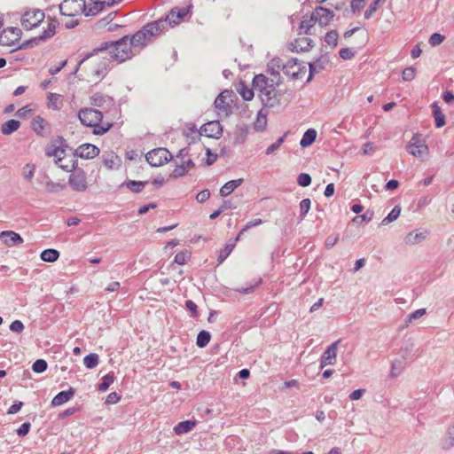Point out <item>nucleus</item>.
<instances>
[{
	"instance_id": "obj_1",
	"label": "nucleus",
	"mask_w": 454,
	"mask_h": 454,
	"mask_svg": "<svg viewBox=\"0 0 454 454\" xmlns=\"http://www.w3.org/2000/svg\"><path fill=\"white\" fill-rule=\"evenodd\" d=\"M283 70L281 59L275 58L268 63L266 74H260L254 76L253 87L259 92L265 106H272L277 100L276 88L281 83Z\"/></svg>"
},
{
	"instance_id": "obj_2",
	"label": "nucleus",
	"mask_w": 454,
	"mask_h": 454,
	"mask_svg": "<svg viewBox=\"0 0 454 454\" xmlns=\"http://www.w3.org/2000/svg\"><path fill=\"white\" fill-rule=\"evenodd\" d=\"M136 53L137 52L132 47V43L129 42V37L125 36L121 40L111 43L107 48V51L102 52L104 56L93 57L85 64V67L90 69L93 79L98 80L107 69V55L111 56V58L117 62H123L129 59Z\"/></svg>"
},
{
	"instance_id": "obj_3",
	"label": "nucleus",
	"mask_w": 454,
	"mask_h": 454,
	"mask_svg": "<svg viewBox=\"0 0 454 454\" xmlns=\"http://www.w3.org/2000/svg\"><path fill=\"white\" fill-rule=\"evenodd\" d=\"M45 154L48 158L51 159L59 168L65 171H71L77 164L75 154L61 137H57L50 141L45 147Z\"/></svg>"
},
{
	"instance_id": "obj_4",
	"label": "nucleus",
	"mask_w": 454,
	"mask_h": 454,
	"mask_svg": "<svg viewBox=\"0 0 454 454\" xmlns=\"http://www.w3.org/2000/svg\"><path fill=\"white\" fill-rule=\"evenodd\" d=\"M78 117L83 125L94 128V133L96 135L105 134L111 128L109 123L101 124L102 114L100 111L96 109H81L79 111Z\"/></svg>"
},
{
	"instance_id": "obj_5",
	"label": "nucleus",
	"mask_w": 454,
	"mask_h": 454,
	"mask_svg": "<svg viewBox=\"0 0 454 454\" xmlns=\"http://www.w3.org/2000/svg\"><path fill=\"white\" fill-rule=\"evenodd\" d=\"M58 21L54 19L48 18L44 22L43 30L39 35L35 36L29 40H27L19 45L20 49H31L49 41L56 35Z\"/></svg>"
},
{
	"instance_id": "obj_6",
	"label": "nucleus",
	"mask_w": 454,
	"mask_h": 454,
	"mask_svg": "<svg viewBox=\"0 0 454 454\" xmlns=\"http://www.w3.org/2000/svg\"><path fill=\"white\" fill-rule=\"evenodd\" d=\"M84 0H64L59 5L60 12L63 16L72 18L70 21L66 22V27L72 28L77 26L78 21L74 18L82 12L84 13Z\"/></svg>"
},
{
	"instance_id": "obj_7",
	"label": "nucleus",
	"mask_w": 454,
	"mask_h": 454,
	"mask_svg": "<svg viewBox=\"0 0 454 454\" xmlns=\"http://www.w3.org/2000/svg\"><path fill=\"white\" fill-rule=\"evenodd\" d=\"M68 184L72 191L76 192H84L89 187L86 172L80 168L75 167L69 171Z\"/></svg>"
},
{
	"instance_id": "obj_8",
	"label": "nucleus",
	"mask_w": 454,
	"mask_h": 454,
	"mask_svg": "<svg viewBox=\"0 0 454 454\" xmlns=\"http://www.w3.org/2000/svg\"><path fill=\"white\" fill-rule=\"evenodd\" d=\"M235 97V93L232 90H224L218 95L214 104L219 116L227 117L230 115Z\"/></svg>"
},
{
	"instance_id": "obj_9",
	"label": "nucleus",
	"mask_w": 454,
	"mask_h": 454,
	"mask_svg": "<svg viewBox=\"0 0 454 454\" xmlns=\"http://www.w3.org/2000/svg\"><path fill=\"white\" fill-rule=\"evenodd\" d=\"M45 19V14L38 9L26 11L20 19L21 26L26 30L37 27Z\"/></svg>"
},
{
	"instance_id": "obj_10",
	"label": "nucleus",
	"mask_w": 454,
	"mask_h": 454,
	"mask_svg": "<svg viewBox=\"0 0 454 454\" xmlns=\"http://www.w3.org/2000/svg\"><path fill=\"white\" fill-rule=\"evenodd\" d=\"M22 32L19 27H10L0 32V45L16 47L20 41Z\"/></svg>"
},
{
	"instance_id": "obj_11",
	"label": "nucleus",
	"mask_w": 454,
	"mask_h": 454,
	"mask_svg": "<svg viewBox=\"0 0 454 454\" xmlns=\"http://www.w3.org/2000/svg\"><path fill=\"white\" fill-rule=\"evenodd\" d=\"M146 161L153 167H160L171 159V153L165 148H157L148 152Z\"/></svg>"
},
{
	"instance_id": "obj_12",
	"label": "nucleus",
	"mask_w": 454,
	"mask_h": 454,
	"mask_svg": "<svg viewBox=\"0 0 454 454\" xmlns=\"http://www.w3.org/2000/svg\"><path fill=\"white\" fill-rule=\"evenodd\" d=\"M200 135L219 139L223 135V126L218 121H210L200 127Z\"/></svg>"
},
{
	"instance_id": "obj_13",
	"label": "nucleus",
	"mask_w": 454,
	"mask_h": 454,
	"mask_svg": "<svg viewBox=\"0 0 454 454\" xmlns=\"http://www.w3.org/2000/svg\"><path fill=\"white\" fill-rule=\"evenodd\" d=\"M407 151L414 157L424 159L428 154L427 145L420 141L417 136H413L409 145H407Z\"/></svg>"
},
{
	"instance_id": "obj_14",
	"label": "nucleus",
	"mask_w": 454,
	"mask_h": 454,
	"mask_svg": "<svg viewBox=\"0 0 454 454\" xmlns=\"http://www.w3.org/2000/svg\"><path fill=\"white\" fill-rule=\"evenodd\" d=\"M189 12L190 6L183 8L175 7L166 16V22H168L170 27H175L183 21Z\"/></svg>"
},
{
	"instance_id": "obj_15",
	"label": "nucleus",
	"mask_w": 454,
	"mask_h": 454,
	"mask_svg": "<svg viewBox=\"0 0 454 454\" xmlns=\"http://www.w3.org/2000/svg\"><path fill=\"white\" fill-rule=\"evenodd\" d=\"M312 13L317 23L321 27L328 26L334 17L333 11L322 6L315 8Z\"/></svg>"
},
{
	"instance_id": "obj_16",
	"label": "nucleus",
	"mask_w": 454,
	"mask_h": 454,
	"mask_svg": "<svg viewBox=\"0 0 454 454\" xmlns=\"http://www.w3.org/2000/svg\"><path fill=\"white\" fill-rule=\"evenodd\" d=\"M340 340L332 343L323 353L320 359V367L324 368L326 365H333L336 362L337 349Z\"/></svg>"
},
{
	"instance_id": "obj_17",
	"label": "nucleus",
	"mask_w": 454,
	"mask_h": 454,
	"mask_svg": "<svg viewBox=\"0 0 454 454\" xmlns=\"http://www.w3.org/2000/svg\"><path fill=\"white\" fill-rule=\"evenodd\" d=\"M99 148L92 144H83L78 146L74 153L76 157L90 160L96 158L99 154Z\"/></svg>"
},
{
	"instance_id": "obj_18",
	"label": "nucleus",
	"mask_w": 454,
	"mask_h": 454,
	"mask_svg": "<svg viewBox=\"0 0 454 454\" xmlns=\"http://www.w3.org/2000/svg\"><path fill=\"white\" fill-rule=\"evenodd\" d=\"M164 28V24L162 20H156L151 22L143 27V32L145 34L149 42L153 40L155 36L160 35Z\"/></svg>"
},
{
	"instance_id": "obj_19",
	"label": "nucleus",
	"mask_w": 454,
	"mask_h": 454,
	"mask_svg": "<svg viewBox=\"0 0 454 454\" xmlns=\"http://www.w3.org/2000/svg\"><path fill=\"white\" fill-rule=\"evenodd\" d=\"M0 240L8 247L17 246L23 242L21 236L12 231H1Z\"/></svg>"
},
{
	"instance_id": "obj_20",
	"label": "nucleus",
	"mask_w": 454,
	"mask_h": 454,
	"mask_svg": "<svg viewBox=\"0 0 454 454\" xmlns=\"http://www.w3.org/2000/svg\"><path fill=\"white\" fill-rule=\"evenodd\" d=\"M313 41L308 37H299L289 44V49L292 51L302 52L308 51L313 46Z\"/></svg>"
},
{
	"instance_id": "obj_21",
	"label": "nucleus",
	"mask_w": 454,
	"mask_h": 454,
	"mask_svg": "<svg viewBox=\"0 0 454 454\" xmlns=\"http://www.w3.org/2000/svg\"><path fill=\"white\" fill-rule=\"evenodd\" d=\"M32 129L41 137L45 136L50 132V126L48 121L40 115L35 116L31 122Z\"/></svg>"
},
{
	"instance_id": "obj_22",
	"label": "nucleus",
	"mask_w": 454,
	"mask_h": 454,
	"mask_svg": "<svg viewBox=\"0 0 454 454\" xmlns=\"http://www.w3.org/2000/svg\"><path fill=\"white\" fill-rule=\"evenodd\" d=\"M104 166L107 169H116L121 165V158L114 152H106L102 156Z\"/></svg>"
},
{
	"instance_id": "obj_23",
	"label": "nucleus",
	"mask_w": 454,
	"mask_h": 454,
	"mask_svg": "<svg viewBox=\"0 0 454 454\" xmlns=\"http://www.w3.org/2000/svg\"><path fill=\"white\" fill-rule=\"evenodd\" d=\"M439 446L444 450H450L454 447V423L448 427L445 434L439 442Z\"/></svg>"
},
{
	"instance_id": "obj_24",
	"label": "nucleus",
	"mask_w": 454,
	"mask_h": 454,
	"mask_svg": "<svg viewBox=\"0 0 454 454\" xmlns=\"http://www.w3.org/2000/svg\"><path fill=\"white\" fill-rule=\"evenodd\" d=\"M427 234L428 231L427 230H417L411 231L405 236L404 242L410 246L419 244L426 239Z\"/></svg>"
},
{
	"instance_id": "obj_25",
	"label": "nucleus",
	"mask_w": 454,
	"mask_h": 454,
	"mask_svg": "<svg viewBox=\"0 0 454 454\" xmlns=\"http://www.w3.org/2000/svg\"><path fill=\"white\" fill-rule=\"evenodd\" d=\"M194 164L192 160L188 159H182L180 162H176L175 168L173 169L172 176L175 177H180L184 176L190 169L193 168Z\"/></svg>"
},
{
	"instance_id": "obj_26",
	"label": "nucleus",
	"mask_w": 454,
	"mask_h": 454,
	"mask_svg": "<svg viewBox=\"0 0 454 454\" xmlns=\"http://www.w3.org/2000/svg\"><path fill=\"white\" fill-rule=\"evenodd\" d=\"M136 52L140 51L149 42L143 30L137 32L132 37L129 38Z\"/></svg>"
},
{
	"instance_id": "obj_27",
	"label": "nucleus",
	"mask_w": 454,
	"mask_h": 454,
	"mask_svg": "<svg viewBox=\"0 0 454 454\" xmlns=\"http://www.w3.org/2000/svg\"><path fill=\"white\" fill-rule=\"evenodd\" d=\"M74 395V390L73 388H69L67 391H61L58 395H56L51 400V405L53 407H58L63 405L64 403L70 401Z\"/></svg>"
},
{
	"instance_id": "obj_28",
	"label": "nucleus",
	"mask_w": 454,
	"mask_h": 454,
	"mask_svg": "<svg viewBox=\"0 0 454 454\" xmlns=\"http://www.w3.org/2000/svg\"><path fill=\"white\" fill-rule=\"evenodd\" d=\"M106 4V1L90 0L88 4L85 3L84 14L85 16H95L101 12Z\"/></svg>"
},
{
	"instance_id": "obj_29",
	"label": "nucleus",
	"mask_w": 454,
	"mask_h": 454,
	"mask_svg": "<svg viewBox=\"0 0 454 454\" xmlns=\"http://www.w3.org/2000/svg\"><path fill=\"white\" fill-rule=\"evenodd\" d=\"M316 23H317V21L314 19V15L312 12L309 17H308V16L303 17L302 20L301 21V23L298 27V34L299 35L310 34V29L315 26Z\"/></svg>"
},
{
	"instance_id": "obj_30",
	"label": "nucleus",
	"mask_w": 454,
	"mask_h": 454,
	"mask_svg": "<svg viewBox=\"0 0 454 454\" xmlns=\"http://www.w3.org/2000/svg\"><path fill=\"white\" fill-rule=\"evenodd\" d=\"M243 183L242 178L231 180L225 183L220 189L219 193L222 197H227L232 193Z\"/></svg>"
},
{
	"instance_id": "obj_31",
	"label": "nucleus",
	"mask_w": 454,
	"mask_h": 454,
	"mask_svg": "<svg viewBox=\"0 0 454 454\" xmlns=\"http://www.w3.org/2000/svg\"><path fill=\"white\" fill-rule=\"evenodd\" d=\"M197 425L196 420H184L176 424L173 431L176 434L181 435L191 432Z\"/></svg>"
},
{
	"instance_id": "obj_32",
	"label": "nucleus",
	"mask_w": 454,
	"mask_h": 454,
	"mask_svg": "<svg viewBox=\"0 0 454 454\" xmlns=\"http://www.w3.org/2000/svg\"><path fill=\"white\" fill-rule=\"evenodd\" d=\"M47 106L50 109L59 110L63 106V98L60 94L49 92L47 94Z\"/></svg>"
},
{
	"instance_id": "obj_33",
	"label": "nucleus",
	"mask_w": 454,
	"mask_h": 454,
	"mask_svg": "<svg viewBox=\"0 0 454 454\" xmlns=\"http://www.w3.org/2000/svg\"><path fill=\"white\" fill-rule=\"evenodd\" d=\"M59 252L53 248L44 249L40 254V258L45 262H55L59 258Z\"/></svg>"
},
{
	"instance_id": "obj_34",
	"label": "nucleus",
	"mask_w": 454,
	"mask_h": 454,
	"mask_svg": "<svg viewBox=\"0 0 454 454\" xmlns=\"http://www.w3.org/2000/svg\"><path fill=\"white\" fill-rule=\"evenodd\" d=\"M20 127V122L17 120L12 119L4 122L1 127V132L4 135H11Z\"/></svg>"
},
{
	"instance_id": "obj_35",
	"label": "nucleus",
	"mask_w": 454,
	"mask_h": 454,
	"mask_svg": "<svg viewBox=\"0 0 454 454\" xmlns=\"http://www.w3.org/2000/svg\"><path fill=\"white\" fill-rule=\"evenodd\" d=\"M317 138V131L314 129H309L305 131L303 134L301 141L300 145L303 148L312 145Z\"/></svg>"
},
{
	"instance_id": "obj_36",
	"label": "nucleus",
	"mask_w": 454,
	"mask_h": 454,
	"mask_svg": "<svg viewBox=\"0 0 454 454\" xmlns=\"http://www.w3.org/2000/svg\"><path fill=\"white\" fill-rule=\"evenodd\" d=\"M66 185L64 184L55 182L51 179H47L44 183V190L50 193H57L64 191Z\"/></svg>"
},
{
	"instance_id": "obj_37",
	"label": "nucleus",
	"mask_w": 454,
	"mask_h": 454,
	"mask_svg": "<svg viewBox=\"0 0 454 454\" xmlns=\"http://www.w3.org/2000/svg\"><path fill=\"white\" fill-rule=\"evenodd\" d=\"M147 182L129 180L121 184L127 187L130 192L138 193L144 190Z\"/></svg>"
},
{
	"instance_id": "obj_38",
	"label": "nucleus",
	"mask_w": 454,
	"mask_h": 454,
	"mask_svg": "<svg viewBox=\"0 0 454 454\" xmlns=\"http://www.w3.org/2000/svg\"><path fill=\"white\" fill-rule=\"evenodd\" d=\"M267 126V114L264 110H260L257 114L256 120L254 123V128L257 131H262Z\"/></svg>"
},
{
	"instance_id": "obj_39",
	"label": "nucleus",
	"mask_w": 454,
	"mask_h": 454,
	"mask_svg": "<svg viewBox=\"0 0 454 454\" xmlns=\"http://www.w3.org/2000/svg\"><path fill=\"white\" fill-rule=\"evenodd\" d=\"M36 169V166L34 163H27L22 167L21 175L22 177L27 181L31 182L35 176V172Z\"/></svg>"
},
{
	"instance_id": "obj_40",
	"label": "nucleus",
	"mask_w": 454,
	"mask_h": 454,
	"mask_svg": "<svg viewBox=\"0 0 454 454\" xmlns=\"http://www.w3.org/2000/svg\"><path fill=\"white\" fill-rule=\"evenodd\" d=\"M433 116L434 118L435 126L441 128L445 125V115L442 114L441 108L436 105L433 104Z\"/></svg>"
},
{
	"instance_id": "obj_41",
	"label": "nucleus",
	"mask_w": 454,
	"mask_h": 454,
	"mask_svg": "<svg viewBox=\"0 0 454 454\" xmlns=\"http://www.w3.org/2000/svg\"><path fill=\"white\" fill-rule=\"evenodd\" d=\"M210 340H211L210 333L207 331L202 330L197 335L196 345L200 348H205L209 343Z\"/></svg>"
},
{
	"instance_id": "obj_42",
	"label": "nucleus",
	"mask_w": 454,
	"mask_h": 454,
	"mask_svg": "<svg viewBox=\"0 0 454 454\" xmlns=\"http://www.w3.org/2000/svg\"><path fill=\"white\" fill-rule=\"evenodd\" d=\"M99 363V356L96 353H91L83 358L84 366L87 369H93L98 366Z\"/></svg>"
},
{
	"instance_id": "obj_43",
	"label": "nucleus",
	"mask_w": 454,
	"mask_h": 454,
	"mask_svg": "<svg viewBox=\"0 0 454 454\" xmlns=\"http://www.w3.org/2000/svg\"><path fill=\"white\" fill-rule=\"evenodd\" d=\"M237 90L245 100L249 101L252 100L254 98V90L246 86L242 82L239 83V87L237 88Z\"/></svg>"
},
{
	"instance_id": "obj_44",
	"label": "nucleus",
	"mask_w": 454,
	"mask_h": 454,
	"mask_svg": "<svg viewBox=\"0 0 454 454\" xmlns=\"http://www.w3.org/2000/svg\"><path fill=\"white\" fill-rule=\"evenodd\" d=\"M401 214V207L399 206H395L391 212L382 220L381 224L387 225L395 220H396Z\"/></svg>"
},
{
	"instance_id": "obj_45",
	"label": "nucleus",
	"mask_w": 454,
	"mask_h": 454,
	"mask_svg": "<svg viewBox=\"0 0 454 454\" xmlns=\"http://www.w3.org/2000/svg\"><path fill=\"white\" fill-rule=\"evenodd\" d=\"M306 67H298L297 71L286 70V75L290 76V78L294 81L301 80L306 74Z\"/></svg>"
},
{
	"instance_id": "obj_46",
	"label": "nucleus",
	"mask_w": 454,
	"mask_h": 454,
	"mask_svg": "<svg viewBox=\"0 0 454 454\" xmlns=\"http://www.w3.org/2000/svg\"><path fill=\"white\" fill-rule=\"evenodd\" d=\"M115 380V377L114 374H106L102 378V383L98 385V390L101 392H106L111 384H113Z\"/></svg>"
},
{
	"instance_id": "obj_47",
	"label": "nucleus",
	"mask_w": 454,
	"mask_h": 454,
	"mask_svg": "<svg viewBox=\"0 0 454 454\" xmlns=\"http://www.w3.org/2000/svg\"><path fill=\"white\" fill-rule=\"evenodd\" d=\"M339 38V34L336 30H331L326 33L325 37V42L330 45L331 47L334 48L337 46Z\"/></svg>"
},
{
	"instance_id": "obj_48",
	"label": "nucleus",
	"mask_w": 454,
	"mask_h": 454,
	"mask_svg": "<svg viewBox=\"0 0 454 454\" xmlns=\"http://www.w3.org/2000/svg\"><path fill=\"white\" fill-rule=\"evenodd\" d=\"M234 247H235V242L227 243L225 245L224 248L223 250H221V252L219 254V256H218L219 262H223L231 254V253L233 251Z\"/></svg>"
},
{
	"instance_id": "obj_49",
	"label": "nucleus",
	"mask_w": 454,
	"mask_h": 454,
	"mask_svg": "<svg viewBox=\"0 0 454 454\" xmlns=\"http://www.w3.org/2000/svg\"><path fill=\"white\" fill-rule=\"evenodd\" d=\"M309 74L307 78V82H309L312 79L315 73H318L324 68V66L321 63L320 59H317L315 62L309 63Z\"/></svg>"
},
{
	"instance_id": "obj_50",
	"label": "nucleus",
	"mask_w": 454,
	"mask_h": 454,
	"mask_svg": "<svg viewBox=\"0 0 454 454\" xmlns=\"http://www.w3.org/2000/svg\"><path fill=\"white\" fill-rule=\"evenodd\" d=\"M386 0H373L369 8L364 12V18L370 19L373 13L378 10L380 4H383Z\"/></svg>"
},
{
	"instance_id": "obj_51",
	"label": "nucleus",
	"mask_w": 454,
	"mask_h": 454,
	"mask_svg": "<svg viewBox=\"0 0 454 454\" xmlns=\"http://www.w3.org/2000/svg\"><path fill=\"white\" fill-rule=\"evenodd\" d=\"M190 258L191 253L188 250H184L176 254L175 262L179 265H184L189 261Z\"/></svg>"
},
{
	"instance_id": "obj_52",
	"label": "nucleus",
	"mask_w": 454,
	"mask_h": 454,
	"mask_svg": "<svg viewBox=\"0 0 454 454\" xmlns=\"http://www.w3.org/2000/svg\"><path fill=\"white\" fill-rule=\"evenodd\" d=\"M47 367L48 364L45 360L38 359L33 364L32 370L35 373H42L47 370Z\"/></svg>"
},
{
	"instance_id": "obj_53",
	"label": "nucleus",
	"mask_w": 454,
	"mask_h": 454,
	"mask_svg": "<svg viewBox=\"0 0 454 454\" xmlns=\"http://www.w3.org/2000/svg\"><path fill=\"white\" fill-rule=\"evenodd\" d=\"M310 204L311 202L309 199H303L300 202V216L301 219H303L307 213L309 212L310 208Z\"/></svg>"
},
{
	"instance_id": "obj_54",
	"label": "nucleus",
	"mask_w": 454,
	"mask_h": 454,
	"mask_svg": "<svg viewBox=\"0 0 454 454\" xmlns=\"http://www.w3.org/2000/svg\"><path fill=\"white\" fill-rule=\"evenodd\" d=\"M297 183L302 187H307L311 184V177L307 173H301L297 177Z\"/></svg>"
},
{
	"instance_id": "obj_55",
	"label": "nucleus",
	"mask_w": 454,
	"mask_h": 454,
	"mask_svg": "<svg viewBox=\"0 0 454 454\" xmlns=\"http://www.w3.org/2000/svg\"><path fill=\"white\" fill-rule=\"evenodd\" d=\"M416 70L412 67L405 68L402 73V78L405 82H409L414 79Z\"/></svg>"
},
{
	"instance_id": "obj_56",
	"label": "nucleus",
	"mask_w": 454,
	"mask_h": 454,
	"mask_svg": "<svg viewBox=\"0 0 454 454\" xmlns=\"http://www.w3.org/2000/svg\"><path fill=\"white\" fill-rule=\"evenodd\" d=\"M12 333H20L24 331V324L20 320H14L9 326Z\"/></svg>"
},
{
	"instance_id": "obj_57",
	"label": "nucleus",
	"mask_w": 454,
	"mask_h": 454,
	"mask_svg": "<svg viewBox=\"0 0 454 454\" xmlns=\"http://www.w3.org/2000/svg\"><path fill=\"white\" fill-rule=\"evenodd\" d=\"M444 40V36L439 33H434L430 37H429V43L432 45V46H436V45H439L441 44Z\"/></svg>"
},
{
	"instance_id": "obj_58",
	"label": "nucleus",
	"mask_w": 454,
	"mask_h": 454,
	"mask_svg": "<svg viewBox=\"0 0 454 454\" xmlns=\"http://www.w3.org/2000/svg\"><path fill=\"white\" fill-rule=\"evenodd\" d=\"M33 109L30 107V106H25L21 108H20L17 112H16V116L19 117V118H26L30 114L33 113Z\"/></svg>"
},
{
	"instance_id": "obj_59",
	"label": "nucleus",
	"mask_w": 454,
	"mask_h": 454,
	"mask_svg": "<svg viewBox=\"0 0 454 454\" xmlns=\"http://www.w3.org/2000/svg\"><path fill=\"white\" fill-rule=\"evenodd\" d=\"M373 213L370 211H366L364 215L356 216L353 218L354 223H360V222H370L372 219Z\"/></svg>"
},
{
	"instance_id": "obj_60",
	"label": "nucleus",
	"mask_w": 454,
	"mask_h": 454,
	"mask_svg": "<svg viewBox=\"0 0 454 454\" xmlns=\"http://www.w3.org/2000/svg\"><path fill=\"white\" fill-rule=\"evenodd\" d=\"M339 54L343 59H351L355 56V52L349 48L340 49Z\"/></svg>"
},
{
	"instance_id": "obj_61",
	"label": "nucleus",
	"mask_w": 454,
	"mask_h": 454,
	"mask_svg": "<svg viewBox=\"0 0 454 454\" xmlns=\"http://www.w3.org/2000/svg\"><path fill=\"white\" fill-rule=\"evenodd\" d=\"M120 400H121V395L116 392H112L107 395V397L106 399V404H115V403H119Z\"/></svg>"
},
{
	"instance_id": "obj_62",
	"label": "nucleus",
	"mask_w": 454,
	"mask_h": 454,
	"mask_svg": "<svg viewBox=\"0 0 454 454\" xmlns=\"http://www.w3.org/2000/svg\"><path fill=\"white\" fill-rule=\"evenodd\" d=\"M426 314V309H419L408 316V322L418 319Z\"/></svg>"
},
{
	"instance_id": "obj_63",
	"label": "nucleus",
	"mask_w": 454,
	"mask_h": 454,
	"mask_svg": "<svg viewBox=\"0 0 454 454\" xmlns=\"http://www.w3.org/2000/svg\"><path fill=\"white\" fill-rule=\"evenodd\" d=\"M30 427H31L30 423L25 422L17 429V434L20 436H25L28 434Z\"/></svg>"
},
{
	"instance_id": "obj_64",
	"label": "nucleus",
	"mask_w": 454,
	"mask_h": 454,
	"mask_svg": "<svg viewBox=\"0 0 454 454\" xmlns=\"http://www.w3.org/2000/svg\"><path fill=\"white\" fill-rule=\"evenodd\" d=\"M338 240H339V235L338 234L331 235V236L326 238V239L325 241V246L327 248H331V247H333L338 242Z\"/></svg>"
}]
</instances>
